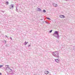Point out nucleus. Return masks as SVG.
I'll list each match as a JSON object with an SVG mask.
<instances>
[{"label": "nucleus", "instance_id": "1", "mask_svg": "<svg viewBox=\"0 0 75 75\" xmlns=\"http://www.w3.org/2000/svg\"><path fill=\"white\" fill-rule=\"evenodd\" d=\"M53 35L56 38H57L58 39L59 38V32L57 31H55Z\"/></svg>", "mask_w": 75, "mask_h": 75}, {"label": "nucleus", "instance_id": "2", "mask_svg": "<svg viewBox=\"0 0 75 75\" xmlns=\"http://www.w3.org/2000/svg\"><path fill=\"white\" fill-rule=\"evenodd\" d=\"M52 54L55 57L59 58V52L58 51L54 52H52Z\"/></svg>", "mask_w": 75, "mask_h": 75}, {"label": "nucleus", "instance_id": "3", "mask_svg": "<svg viewBox=\"0 0 75 75\" xmlns=\"http://www.w3.org/2000/svg\"><path fill=\"white\" fill-rule=\"evenodd\" d=\"M9 8L10 9H11V8H14V5L12 4L11 5H10L9 7Z\"/></svg>", "mask_w": 75, "mask_h": 75}, {"label": "nucleus", "instance_id": "4", "mask_svg": "<svg viewBox=\"0 0 75 75\" xmlns=\"http://www.w3.org/2000/svg\"><path fill=\"white\" fill-rule=\"evenodd\" d=\"M53 6H54V7H58V5L55 3L53 4Z\"/></svg>", "mask_w": 75, "mask_h": 75}, {"label": "nucleus", "instance_id": "5", "mask_svg": "<svg viewBox=\"0 0 75 75\" xmlns=\"http://www.w3.org/2000/svg\"><path fill=\"white\" fill-rule=\"evenodd\" d=\"M59 17L60 18H65V16L63 15H61L59 16Z\"/></svg>", "mask_w": 75, "mask_h": 75}, {"label": "nucleus", "instance_id": "6", "mask_svg": "<svg viewBox=\"0 0 75 75\" xmlns=\"http://www.w3.org/2000/svg\"><path fill=\"white\" fill-rule=\"evenodd\" d=\"M6 71H7V73L8 74V72H10V70L7 69H6Z\"/></svg>", "mask_w": 75, "mask_h": 75}, {"label": "nucleus", "instance_id": "7", "mask_svg": "<svg viewBox=\"0 0 75 75\" xmlns=\"http://www.w3.org/2000/svg\"><path fill=\"white\" fill-rule=\"evenodd\" d=\"M45 74L46 75H47V74H49V71H45Z\"/></svg>", "mask_w": 75, "mask_h": 75}, {"label": "nucleus", "instance_id": "8", "mask_svg": "<svg viewBox=\"0 0 75 75\" xmlns=\"http://www.w3.org/2000/svg\"><path fill=\"white\" fill-rule=\"evenodd\" d=\"M55 61H56V62H57V63H58V62H59V60L58 59H55Z\"/></svg>", "mask_w": 75, "mask_h": 75}, {"label": "nucleus", "instance_id": "9", "mask_svg": "<svg viewBox=\"0 0 75 75\" xmlns=\"http://www.w3.org/2000/svg\"><path fill=\"white\" fill-rule=\"evenodd\" d=\"M41 8H38V11H41Z\"/></svg>", "mask_w": 75, "mask_h": 75}, {"label": "nucleus", "instance_id": "10", "mask_svg": "<svg viewBox=\"0 0 75 75\" xmlns=\"http://www.w3.org/2000/svg\"><path fill=\"white\" fill-rule=\"evenodd\" d=\"M28 42H27L25 41V42L24 43V45H27V44H28Z\"/></svg>", "mask_w": 75, "mask_h": 75}, {"label": "nucleus", "instance_id": "11", "mask_svg": "<svg viewBox=\"0 0 75 75\" xmlns=\"http://www.w3.org/2000/svg\"><path fill=\"white\" fill-rule=\"evenodd\" d=\"M4 42L5 44H6V43H7V41L4 40V41H3V42Z\"/></svg>", "mask_w": 75, "mask_h": 75}, {"label": "nucleus", "instance_id": "12", "mask_svg": "<svg viewBox=\"0 0 75 75\" xmlns=\"http://www.w3.org/2000/svg\"><path fill=\"white\" fill-rule=\"evenodd\" d=\"M6 4H7V5H8V1H6Z\"/></svg>", "mask_w": 75, "mask_h": 75}, {"label": "nucleus", "instance_id": "13", "mask_svg": "<svg viewBox=\"0 0 75 75\" xmlns=\"http://www.w3.org/2000/svg\"><path fill=\"white\" fill-rule=\"evenodd\" d=\"M43 13H45V12H46V11L44 9L43 10Z\"/></svg>", "mask_w": 75, "mask_h": 75}, {"label": "nucleus", "instance_id": "14", "mask_svg": "<svg viewBox=\"0 0 75 75\" xmlns=\"http://www.w3.org/2000/svg\"><path fill=\"white\" fill-rule=\"evenodd\" d=\"M16 11L17 12H18V9H17V7H16Z\"/></svg>", "mask_w": 75, "mask_h": 75}, {"label": "nucleus", "instance_id": "15", "mask_svg": "<svg viewBox=\"0 0 75 75\" xmlns=\"http://www.w3.org/2000/svg\"><path fill=\"white\" fill-rule=\"evenodd\" d=\"M47 19L49 20H51V19H50V18H47Z\"/></svg>", "mask_w": 75, "mask_h": 75}, {"label": "nucleus", "instance_id": "16", "mask_svg": "<svg viewBox=\"0 0 75 75\" xmlns=\"http://www.w3.org/2000/svg\"><path fill=\"white\" fill-rule=\"evenodd\" d=\"M45 22L47 24H50V23L47 22V21H45Z\"/></svg>", "mask_w": 75, "mask_h": 75}, {"label": "nucleus", "instance_id": "17", "mask_svg": "<svg viewBox=\"0 0 75 75\" xmlns=\"http://www.w3.org/2000/svg\"><path fill=\"white\" fill-rule=\"evenodd\" d=\"M3 67V65H0V68H1V67Z\"/></svg>", "mask_w": 75, "mask_h": 75}, {"label": "nucleus", "instance_id": "18", "mask_svg": "<svg viewBox=\"0 0 75 75\" xmlns=\"http://www.w3.org/2000/svg\"><path fill=\"white\" fill-rule=\"evenodd\" d=\"M52 30H51L50 31V33H52Z\"/></svg>", "mask_w": 75, "mask_h": 75}, {"label": "nucleus", "instance_id": "19", "mask_svg": "<svg viewBox=\"0 0 75 75\" xmlns=\"http://www.w3.org/2000/svg\"><path fill=\"white\" fill-rule=\"evenodd\" d=\"M5 47H8V45L7 44L6 45Z\"/></svg>", "mask_w": 75, "mask_h": 75}, {"label": "nucleus", "instance_id": "20", "mask_svg": "<svg viewBox=\"0 0 75 75\" xmlns=\"http://www.w3.org/2000/svg\"><path fill=\"white\" fill-rule=\"evenodd\" d=\"M73 48H74L73 50H75V46H74L73 47Z\"/></svg>", "mask_w": 75, "mask_h": 75}, {"label": "nucleus", "instance_id": "21", "mask_svg": "<svg viewBox=\"0 0 75 75\" xmlns=\"http://www.w3.org/2000/svg\"><path fill=\"white\" fill-rule=\"evenodd\" d=\"M6 69H10V67H7Z\"/></svg>", "mask_w": 75, "mask_h": 75}, {"label": "nucleus", "instance_id": "22", "mask_svg": "<svg viewBox=\"0 0 75 75\" xmlns=\"http://www.w3.org/2000/svg\"><path fill=\"white\" fill-rule=\"evenodd\" d=\"M10 69L11 70L10 72H11V71H12V69Z\"/></svg>", "mask_w": 75, "mask_h": 75}, {"label": "nucleus", "instance_id": "23", "mask_svg": "<svg viewBox=\"0 0 75 75\" xmlns=\"http://www.w3.org/2000/svg\"><path fill=\"white\" fill-rule=\"evenodd\" d=\"M31 46V45H28V47H30Z\"/></svg>", "mask_w": 75, "mask_h": 75}, {"label": "nucleus", "instance_id": "24", "mask_svg": "<svg viewBox=\"0 0 75 75\" xmlns=\"http://www.w3.org/2000/svg\"><path fill=\"white\" fill-rule=\"evenodd\" d=\"M6 37V38H8V37L7 36V35H5Z\"/></svg>", "mask_w": 75, "mask_h": 75}, {"label": "nucleus", "instance_id": "25", "mask_svg": "<svg viewBox=\"0 0 75 75\" xmlns=\"http://www.w3.org/2000/svg\"><path fill=\"white\" fill-rule=\"evenodd\" d=\"M10 39L11 40H12V38H11V37L10 38Z\"/></svg>", "mask_w": 75, "mask_h": 75}, {"label": "nucleus", "instance_id": "26", "mask_svg": "<svg viewBox=\"0 0 75 75\" xmlns=\"http://www.w3.org/2000/svg\"><path fill=\"white\" fill-rule=\"evenodd\" d=\"M6 66L7 67H9V66L8 65H7Z\"/></svg>", "mask_w": 75, "mask_h": 75}, {"label": "nucleus", "instance_id": "27", "mask_svg": "<svg viewBox=\"0 0 75 75\" xmlns=\"http://www.w3.org/2000/svg\"><path fill=\"white\" fill-rule=\"evenodd\" d=\"M2 74H1V73H0V75H1Z\"/></svg>", "mask_w": 75, "mask_h": 75}, {"label": "nucleus", "instance_id": "28", "mask_svg": "<svg viewBox=\"0 0 75 75\" xmlns=\"http://www.w3.org/2000/svg\"><path fill=\"white\" fill-rule=\"evenodd\" d=\"M43 20V19H41L40 20H41V21Z\"/></svg>", "mask_w": 75, "mask_h": 75}, {"label": "nucleus", "instance_id": "29", "mask_svg": "<svg viewBox=\"0 0 75 75\" xmlns=\"http://www.w3.org/2000/svg\"><path fill=\"white\" fill-rule=\"evenodd\" d=\"M64 0V1H68V0Z\"/></svg>", "mask_w": 75, "mask_h": 75}, {"label": "nucleus", "instance_id": "30", "mask_svg": "<svg viewBox=\"0 0 75 75\" xmlns=\"http://www.w3.org/2000/svg\"><path fill=\"white\" fill-rule=\"evenodd\" d=\"M0 32H1V31H0Z\"/></svg>", "mask_w": 75, "mask_h": 75}]
</instances>
